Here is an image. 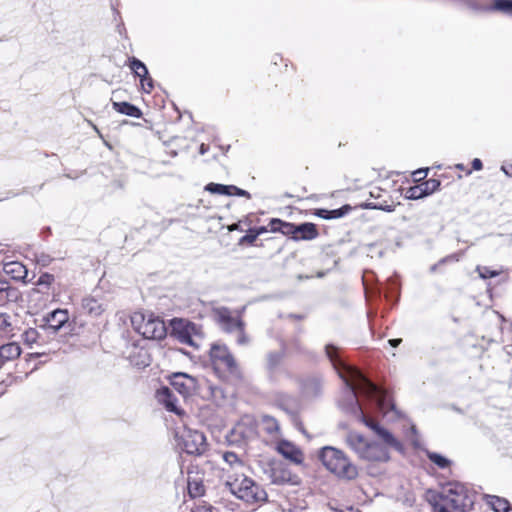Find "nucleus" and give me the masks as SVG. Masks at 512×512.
I'll return each instance as SVG.
<instances>
[{
  "mask_svg": "<svg viewBox=\"0 0 512 512\" xmlns=\"http://www.w3.org/2000/svg\"><path fill=\"white\" fill-rule=\"evenodd\" d=\"M37 337H38V332L35 329H33V328H30V329L26 330L22 334V339L27 344L35 343L36 340H37Z\"/></svg>",
  "mask_w": 512,
  "mask_h": 512,
  "instance_id": "e433bc0d",
  "label": "nucleus"
},
{
  "mask_svg": "<svg viewBox=\"0 0 512 512\" xmlns=\"http://www.w3.org/2000/svg\"><path fill=\"white\" fill-rule=\"evenodd\" d=\"M275 224L282 226V228H280V233H282L283 235L291 236V238L293 236H295V229H296L295 224L290 223V222H285V221L276 222Z\"/></svg>",
  "mask_w": 512,
  "mask_h": 512,
  "instance_id": "c9c22d12",
  "label": "nucleus"
},
{
  "mask_svg": "<svg viewBox=\"0 0 512 512\" xmlns=\"http://www.w3.org/2000/svg\"><path fill=\"white\" fill-rule=\"evenodd\" d=\"M440 265H441V264H439V262H438V263H436V264H434V265L430 268V269H431V271H432V272H434V271L437 269V267H438V266H440Z\"/></svg>",
  "mask_w": 512,
  "mask_h": 512,
  "instance_id": "6e6d98bb",
  "label": "nucleus"
},
{
  "mask_svg": "<svg viewBox=\"0 0 512 512\" xmlns=\"http://www.w3.org/2000/svg\"><path fill=\"white\" fill-rule=\"evenodd\" d=\"M176 437L178 445L187 454L201 455L206 450V437L198 430L184 428Z\"/></svg>",
  "mask_w": 512,
  "mask_h": 512,
  "instance_id": "0eeeda50",
  "label": "nucleus"
},
{
  "mask_svg": "<svg viewBox=\"0 0 512 512\" xmlns=\"http://www.w3.org/2000/svg\"><path fill=\"white\" fill-rule=\"evenodd\" d=\"M82 308L91 316H99L105 310V305L99 299L89 296L82 300Z\"/></svg>",
  "mask_w": 512,
  "mask_h": 512,
  "instance_id": "412c9836",
  "label": "nucleus"
},
{
  "mask_svg": "<svg viewBox=\"0 0 512 512\" xmlns=\"http://www.w3.org/2000/svg\"><path fill=\"white\" fill-rule=\"evenodd\" d=\"M486 502L495 512H512V506L504 498L488 495L486 496Z\"/></svg>",
  "mask_w": 512,
  "mask_h": 512,
  "instance_id": "5701e85b",
  "label": "nucleus"
},
{
  "mask_svg": "<svg viewBox=\"0 0 512 512\" xmlns=\"http://www.w3.org/2000/svg\"><path fill=\"white\" fill-rule=\"evenodd\" d=\"M284 357L283 352L272 351L266 356V368L268 371L273 372L281 363Z\"/></svg>",
  "mask_w": 512,
  "mask_h": 512,
  "instance_id": "cd10ccee",
  "label": "nucleus"
},
{
  "mask_svg": "<svg viewBox=\"0 0 512 512\" xmlns=\"http://www.w3.org/2000/svg\"><path fill=\"white\" fill-rule=\"evenodd\" d=\"M428 170H429L428 168H425V169H418V170H416V171L413 173V175H414L415 179H416L417 181H419V180H421V179H424V178L427 176V174H428Z\"/></svg>",
  "mask_w": 512,
  "mask_h": 512,
  "instance_id": "a18cd8bd",
  "label": "nucleus"
},
{
  "mask_svg": "<svg viewBox=\"0 0 512 512\" xmlns=\"http://www.w3.org/2000/svg\"><path fill=\"white\" fill-rule=\"evenodd\" d=\"M235 432H236V433H239L240 435H242V436L244 437V434H243L242 426H241V425H238V426L235 428Z\"/></svg>",
  "mask_w": 512,
  "mask_h": 512,
  "instance_id": "864d4df0",
  "label": "nucleus"
},
{
  "mask_svg": "<svg viewBox=\"0 0 512 512\" xmlns=\"http://www.w3.org/2000/svg\"><path fill=\"white\" fill-rule=\"evenodd\" d=\"M300 395L307 400L320 397L324 390V378L320 374H309L299 380Z\"/></svg>",
  "mask_w": 512,
  "mask_h": 512,
  "instance_id": "9b49d317",
  "label": "nucleus"
},
{
  "mask_svg": "<svg viewBox=\"0 0 512 512\" xmlns=\"http://www.w3.org/2000/svg\"><path fill=\"white\" fill-rule=\"evenodd\" d=\"M325 352L346 385L347 399L341 403L342 408L364 423L384 443L383 445L377 442H367L360 458L373 462H386L390 458L388 447L402 453L404 449L401 442L375 420L367 417L357 399V392H359L367 398L375 400L380 409H387L390 405L392 406L388 392L370 381L359 369L347 364L340 357L338 348L334 345H326Z\"/></svg>",
  "mask_w": 512,
  "mask_h": 512,
  "instance_id": "f257e3e1",
  "label": "nucleus"
},
{
  "mask_svg": "<svg viewBox=\"0 0 512 512\" xmlns=\"http://www.w3.org/2000/svg\"><path fill=\"white\" fill-rule=\"evenodd\" d=\"M21 354L20 346L15 342L0 347V368L8 361L17 359Z\"/></svg>",
  "mask_w": 512,
  "mask_h": 512,
  "instance_id": "a211bd4d",
  "label": "nucleus"
},
{
  "mask_svg": "<svg viewBox=\"0 0 512 512\" xmlns=\"http://www.w3.org/2000/svg\"><path fill=\"white\" fill-rule=\"evenodd\" d=\"M402 342L401 339H390L389 340V344L392 346V347H397L400 343Z\"/></svg>",
  "mask_w": 512,
  "mask_h": 512,
  "instance_id": "3c124183",
  "label": "nucleus"
},
{
  "mask_svg": "<svg viewBox=\"0 0 512 512\" xmlns=\"http://www.w3.org/2000/svg\"><path fill=\"white\" fill-rule=\"evenodd\" d=\"M411 430H412L413 432H416V428H415V426H412V427H411Z\"/></svg>",
  "mask_w": 512,
  "mask_h": 512,
  "instance_id": "052dcab7",
  "label": "nucleus"
},
{
  "mask_svg": "<svg viewBox=\"0 0 512 512\" xmlns=\"http://www.w3.org/2000/svg\"><path fill=\"white\" fill-rule=\"evenodd\" d=\"M347 442L351 449L354 450L359 457L361 456L367 444V441L364 439V437L355 432L349 433L347 436Z\"/></svg>",
  "mask_w": 512,
  "mask_h": 512,
  "instance_id": "b1692460",
  "label": "nucleus"
},
{
  "mask_svg": "<svg viewBox=\"0 0 512 512\" xmlns=\"http://www.w3.org/2000/svg\"><path fill=\"white\" fill-rule=\"evenodd\" d=\"M3 271L14 280H24L28 274L26 267L18 261L5 263Z\"/></svg>",
  "mask_w": 512,
  "mask_h": 512,
  "instance_id": "6ab92c4d",
  "label": "nucleus"
},
{
  "mask_svg": "<svg viewBox=\"0 0 512 512\" xmlns=\"http://www.w3.org/2000/svg\"><path fill=\"white\" fill-rule=\"evenodd\" d=\"M91 125L93 126V129H94L98 134H100V132H99L98 128H97L95 125H93V124H91Z\"/></svg>",
  "mask_w": 512,
  "mask_h": 512,
  "instance_id": "13d9d810",
  "label": "nucleus"
},
{
  "mask_svg": "<svg viewBox=\"0 0 512 512\" xmlns=\"http://www.w3.org/2000/svg\"><path fill=\"white\" fill-rule=\"evenodd\" d=\"M112 107L115 111L118 113L134 117V118H140L142 117L143 113L142 111L135 106L134 104H131L129 102H112Z\"/></svg>",
  "mask_w": 512,
  "mask_h": 512,
  "instance_id": "4be33fe9",
  "label": "nucleus"
},
{
  "mask_svg": "<svg viewBox=\"0 0 512 512\" xmlns=\"http://www.w3.org/2000/svg\"><path fill=\"white\" fill-rule=\"evenodd\" d=\"M53 282L54 276L52 274L43 273L36 281V285L48 288Z\"/></svg>",
  "mask_w": 512,
  "mask_h": 512,
  "instance_id": "58836bf2",
  "label": "nucleus"
},
{
  "mask_svg": "<svg viewBox=\"0 0 512 512\" xmlns=\"http://www.w3.org/2000/svg\"><path fill=\"white\" fill-rule=\"evenodd\" d=\"M138 357L139 358L137 361H133L134 365H136L138 367H146L149 365V357H148L146 351L140 350L138 352Z\"/></svg>",
  "mask_w": 512,
  "mask_h": 512,
  "instance_id": "a19ab883",
  "label": "nucleus"
},
{
  "mask_svg": "<svg viewBox=\"0 0 512 512\" xmlns=\"http://www.w3.org/2000/svg\"><path fill=\"white\" fill-rule=\"evenodd\" d=\"M214 317L225 332H237L236 342L239 345L249 343V338L244 331V322L240 318L234 317L228 308H217L214 311Z\"/></svg>",
  "mask_w": 512,
  "mask_h": 512,
  "instance_id": "423d86ee",
  "label": "nucleus"
},
{
  "mask_svg": "<svg viewBox=\"0 0 512 512\" xmlns=\"http://www.w3.org/2000/svg\"><path fill=\"white\" fill-rule=\"evenodd\" d=\"M208 147L205 144H201L200 146V154H205L207 152Z\"/></svg>",
  "mask_w": 512,
  "mask_h": 512,
  "instance_id": "603ef678",
  "label": "nucleus"
},
{
  "mask_svg": "<svg viewBox=\"0 0 512 512\" xmlns=\"http://www.w3.org/2000/svg\"><path fill=\"white\" fill-rule=\"evenodd\" d=\"M462 255H463V252L453 253L451 255H448V256L442 258L439 261V264H445V263H448V262H458Z\"/></svg>",
  "mask_w": 512,
  "mask_h": 512,
  "instance_id": "c03bdc74",
  "label": "nucleus"
},
{
  "mask_svg": "<svg viewBox=\"0 0 512 512\" xmlns=\"http://www.w3.org/2000/svg\"><path fill=\"white\" fill-rule=\"evenodd\" d=\"M318 236V230L316 225L310 222H305L299 225H296L295 236L292 237L293 240H313Z\"/></svg>",
  "mask_w": 512,
  "mask_h": 512,
  "instance_id": "f3484780",
  "label": "nucleus"
},
{
  "mask_svg": "<svg viewBox=\"0 0 512 512\" xmlns=\"http://www.w3.org/2000/svg\"><path fill=\"white\" fill-rule=\"evenodd\" d=\"M139 78H140L143 90L146 93H150L151 90L153 89L154 85H153V79L149 76V73L146 76H141Z\"/></svg>",
  "mask_w": 512,
  "mask_h": 512,
  "instance_id": "ea45409f",
  "label": "nucleus"
},
{
  "mask_svg": "<svg viewBox=\"0 0 512 512\" xmlns=\"http://www.w3.org/2000/svg\"><path fill=\"white\" fill-rule=\"evenodd\" d=\"M428 459L437 465L439 468L444 469L447 468L450 465V460L446 457L436 453V452H427Z\"/></svg>",
  "mask_w": 512,
  "mask_h": 512,
  "instance_id": "7c9ffc66",
  "label": "nucleus"
},
{
  "mask_svg": "<svg viewBox=\"0 0 512 512\" xmlns=\"http://www.w3.org/2000/svg\"><path fill=\"white\" fill-rule=\"evenodd\" d=\"M491 9L512 15V0H495Z\"/></svg>",
  "mask_w": 512,
  "mask_h": 512,
  "instance_id": "2f4dec72",
  "label": "nucleus"
},
{
  "mask_svg": "<svg viewBox=\"0 0 512 512\" xmlns=\"http://www.w3.org/2000/svg\"><path fill=\"white\" fill-rule=\"evenodd\" d=\"M269 479L275 485H297L299 478L293 474L288 467L283 463H275L272 465L269 472Z\"/></svg>",
  "mask_w": 512,
  "mask_h": 512,
  "instance_id": "f8f14e48",
  "label": "nucleus"
},
{
  "mask_svg": "<svg viewBox=\"0 0 512 512\" xmlns=\"http://www.w3.org/2000/svg\"><path fill=\"white\" fill-rule=\"evenodd\" d=\"M501 169L507 176L512 177V163L503 165Z\"/></svg>",
  "mask_w": 512,
  "mask_h": 512,
  "instance_id": "09e8293b",
  "label": "nucleus"
},
{
  "mask_svg": "<svg viewBox=\"0 0 512 512\" xmlns=\"http://www.w3.org/2000/svg\"><path fill=\"white\" fill-rule=\"evenodd\" d=\"M157 397L167 411L173 412L179 416L184 414V411L177 405L178 400L176 396L168 387H162L158 390Z\"/></svg>",
  "mask_w": 512,
  "mask_h": 512,
  "instance_id": "2eb2a0df",
  "label": "nucleus"
},
{
  "mask_svg": "<svg viewBox=\"0 0 512 512\" xmlns=\"http://www.w3.org/2000/svg\"><path fill=\"white\" fill-rule=\"evenodd\" d=\"M277 451L295 464H300L303 461L302 452L288 441H280L277 445Z\"/></svg>",
  "mask_w": 512,
  "mask_h": 512,
  "instance_id": "dca6fc26",
  "label": "nucleus"
},
{
  "mask_svg": "<svg viewBox=\"0 0 512 512\" xmlns=\"http://www.w3.org/2000/svg\"><path fill=\"white\" fill-rule=\"evenodd\" d=\"M352 207L349 204L343 205L338 209L328 210L324 208L316 209L315 215L325 220L339 219L351 212Z\"/></svg>",
  "mask_w": 512,
  "mask_h": 512,
  "instance_id": "aec40b11",
  "label": "nucleus"
},
{
  "mask_svg": "<svg viewBox=\"0 0 512 512\" xmlns=\"http://www.w3.org/2000/svg\"><path fill=\"white\" fill-rule=\"evenodd\" d=\"M68 319L69 317L66 310L56 309L48 313L44 318V328L49 332L56 333L64 326Z\"/></svg>",
  "mask_w": 512,
  "mask_h": 512,
  "instance_id": "4468645a",
  "label": "nucleus"
},
{
  "mask_svg": "<svg viewBox=\"0 0 512 512\" xmlns=\"http://www.w3.org/2000/svg\"><path fill=\"white\" fill-rule=\"evenodd\" d=\"M14 327L11 322V316L6 313H0V337H13Z\"/></svg>",
  "mask_w": 512,
  "mask_h": 512,
  "instance_id": "a878e982",
  "label": "nucleus"
},
{
  "mask_svg": "<svg viewBox=\"0 0 512 512\" xmlns=\"http://www.w3.org/2000/svg\"><path fill=\"white\" fill-rule=\"evenodd\" d=\"M205 191H208L211 194L230 196L231 186L211 182L205 186Z\"/></svg>",
  "mask_w": 512,
  "mask_h": 512,
  "instance_id": "c756f323",
  "label": "nucleus"
},
{
  "mask_svg": "<svg viewBox=\"0 0 512 512\" xmlns=\"http://www.w3.org/2000/svg\"><path fill=\"white\" fill-rule=\"evenodd\" d=\"M142 323L138 326L137 331L146 339L162 340L167 334V328L162 319L150 314L142 315Z\"/></svg>",
  "mask_w": 512,
  "mask_h": 512,
  "instance_id": "9d476101",
  "label": "nucleus"
},
{
  "mask_svg": "<svg viewBox=\"0 0 512 512\" xmlns=\"http://www.w3.org/2000/svg\"><path fill=\"white\" fill-rule=\"evenodd\" d=\"M476 271L482 279L496 277L500 274V271L492 270L487 266H477Z\"/></svg>",
  "mask_w": 512,
  "mask_h": 512,
  "instance_id": "f704fd0d",
  "label": "nucleus"
},
{
  "mask_svg": "<svg viewBox=\"0 0 512 512\" xmlns=\"http://www.w3.org/2000/svg\"><path fill=\"white\" fill-rule=\"evenodd\" d=\"M366 208L382 210L385 212H393L395 210L394 205L377 204V203H368V204H366Z\"/></svg>",
  "mask_w": 512,
  "mask_h": 512,
  "instance_id": "79ce46f5",
  "label": "nucleus"
},
{
  "mask_svg": "<svg viewBox=\"0 0 512 512\" xmlns=\"http://www.w3.org/2000/svg\"><path fill=\"white\" fill-rule=\"evenodd\" d=\"M465 507L466 494L462 487L457 486L445 489L433 504L434 512L463 511Z\"/></svg>",
  "mask_w": 512,
  "mask_h": 512,
  "instance_id": "39448f33",
  "label": "nucleus"
},
{
  "mask_svg": "<svg viewBox=\"0 0 512 512\" xmlns=\"http://www.w3.org/2000/svg\"><path fill=\"white\" fill-rule=\"evenodd\" d=\"M10 296V285L4 280L0 279V297L2 298V302H6Z\"/></svg>",
  "mask_w": 512,
  "mask_h": 512,
  "instance_id": "4c0bfd02",
  "label": "nucleus"
},
{
  "mask_svg": "<svg viewBox=\"0 0 512 512\" xmlns=\"http://www.w3.org/2000/svg\"><path fill=\"white\" fill-rule=\"evenodd\" d=\"M170 384L183 397L190 396L197 389L196 378L182 372L174 373L170 378Z\"/></svg>",
  "mask_w": 512,
  "mask_h": 512,
  "instance_id": "ddd939ff",
  "label": "nucleus"
},
{
  "mask_svg": "<svg viewBox=\"0 0 512 512\" xmlns=\"http://www.w3.org/2000/svg\"><path fill=\"white\" fill-rule=\"evenodd\" d=\"M440 181L437 179H429L425 181L423 185V191L425 192V195L428 196L435 191H437L440 187Z\"/></svg>",
  "mask_w": 512,
  "mask_h": 512,
  "instance_id": "72a5a7b5",
  "label": "nucleus"
},
{
  "mask_svg": "<svg viewBox=\"0 0 512 512\" xmlns=\"http://www.w3.org/2000/svg\"><path fill=\"white\" fill-rule=\"evenodd\" d=\"M210 357L215 369L228 372L231 375H239L236 360L225 345L212 344Z\"/></svg>",
  "mask_w": 512,
  "mask_h": 512,
  "instance_id": "6e6552de",
  "label": "nucleus"
},
{
  "mask_svg": "<svg viewBox=\"0 0 512 512\" xmlns=\"http://www.w3.org/2000/svg\"><path fill=\"white\" fill-rule=\"evenodd\" d=\"M171 336L180 343L196 349L200 348L203 341L201 328L195 323L181 318L171 320Z\"/></svg>",
  "mask_w": 512,
  "mask_h": 512,
  "instance_id": "20e7f679",
  "label": "nucleus"
},
{
  "mask_svg": "<svg viewBox=\"0 0 512 512\" xmlns=\"http://www.w3.org/2000/svg\"><path fill=\"white\" fill-rule=\"evenodd\" d=\"M425 192L423 191V185H416L410 187L406 192V198L417 200L425 197Z\"/></svg>",
  "mask_w": 512,
  "mask_h": 512,
  "instance_id": "473e14b6",
  "label": "nucleus"
},
{
  "mask_svg": "<svg viewBox=\"0 0 512 512\" xmlns=\"http://www.w3.org/2000/svg\"><path fill=\"white\" fill-rule=\"evenodd\" d=\"M0 300H2V298L0 297ZM0 303H3L2 301H0Z\"/></svg>",
  "mask_w": 512,
  "mask_h": 512,
  "instance_id": "680f3d73",
  "label": "nucleus"
},
{
  "mask_svg": "<svg viewBox=\"0 0 512 512\" xmlns=\"http://www.w3.org/2000/svg\"><path fill=\"white\" fill-rule=\"evenodd\" d=\"M342 512H360V511L358 509L353 508V507H349V508H347L346 510H344Z\"/></svg>",
  "mask_w": 512,
  "mask_h": 512,
  "instance_id": "5fc2aeb1",
  "label": "nucleus"
},
{
  "mask_svg": "<svg viewBox=\"0 0 512 512\" xmlns=\"http://www.w3.org/2000/svg\"><path fill=\"white\" fill-rule=\"evenodd\" d=\"M320 459L323 465L339 478L352 480L358 475L357 467L339 449L324 447Z\"/></svg>",
  "mask_w": 512,
  "mask_h": 512,
  "instance_id": "7ed1b4c3",
  "label": "nucleus"
},
{
  "mask_svg": "<svg viewBox=\"0 0 512 512\" xmlns=\"http://www.w3.org/2000/svg\"><path fill=\"white\" fill-rule=\"evenodd\" d=\"M276 222H282L281 219L274 218L270 221L269 227L272 232H280V228H282L281 225L275 224Z\"/></svg>",
  "mask_w": 512,
  "mask_h": 512,
  "instance_id": "49530a36",
  "label": "nucleus"
},
{
  "mask_svg": "<svg viewBox=\"0 0 512 512\" xmlns=\"http://www.w3.org/2000/svg\"><path fill=\"white\" fill-rule=\"evenodd\" d=\"M188 493L192 498H197L205 493V487L203 482L195 477H189L188 478Z\"/></svg>",
  "mask_w": 512,
  "mask_h": 512,
  "instance_id": "bb28decb",
  "label": "nucleus"
},
{
  "mask_svg": "<svg viewBox=\"0 0 512 512\" xmlns=\"http://www.w3.org/2000/svg\"><path fill=\"white\" fill-rule=\"evenodd\" d=\"M129 67L132 70V72L137 77L146 76L148 74V69L146 65L140 61L139 59L132 57L129 58Z\"/></svg>",
  "mask_w": 512,
  "mask_h": 512,
  "instance_id": "c85d7f7f",
  "label": "nucleus"
},
{
  "mask_svg": "<svg viewBox=\"0 0 512 512\" xmlns=\"http://www.w3.org/2000/svg\"><path fill=\"white\" fill-rule=\"evenodd\" d=\"M225 487L236 498L249 506L260 507L268 501V494L265 489L247 475L238 480L235 479L234 482H229Z\"/></svg>",
  "mask_w": 512,
  "mask_h": 512,
  "instance_id": "f03ea898",
  "label": "nucleus"
},
{
  "mask_svg": "<svg viewBox=\"0 0 512 512\" xmlns=\"http://www.w3.org/2000/svg\"><path fill=\"white\" fill-rule=\"evenodd\" d=\"M231 186V192H230V196L231 195H235V196H239V197H246L248 199L251 198V195L248 191L244 190V189H241L237 186H234V185H230Z\"/></svg>",
  "mask_w": 512,
  "mask_h": 512,
  "instance_id": "37998d69",
  "label": "nucleus"
},
{
  "mask_svg": "<svg viewBox=\"0 0 512 512\" xmlns=\"http://www.w3.org/2000/svg\"><path fill=\"white\" fill-rule=\"evenodd\" d=\"M221 472L222 478L225 481V486L229 482H234L235 479L243 477L246 470L244 461L234 452L227 451L222 454Z\"/></svg>",
  "mask_w": 512,
  "mask_h": 512,
  "instance_id": "1a4fd4ad",
  "label": "nucleus"
},
{
  "mask_svg": "<svg viewBox=\"0 0 512 512\" xmlns=\"http://www.w3.org/2000/svg\"><path fill=\"white\" fill-rule=\"evenodd\" d=\"M31 356H36V357H38V356H40V354H39V353H35V354H31Z\"/></svg>",
  "mask_w": 512,
  "mask_h": 512,
  "instance_id": "bf43d9fd",
  "label": "nucleus"
},
{
  "mask_svg": "<svg viewBox=\"0 0 512 512\" xmlns=\"http://www.w3.org/2000/svg\"><path fill=\"white\" fill-rule=\"evenodd\" d=\"M261 426L262 429L272 437L277 436L280 432V426L278 421L274 417L269 415L262 416Z\"/></svg>",
  "mask_w": 512,
  "mask_h": 512,
  "instance_id": "393cba45",
  "label": "nucleus"
},
{
  "mask_svg": "<svg viewBox=\"0 0 512 512\" xmlns=\"http://www.w3.org/2000/svg\"><path fill=\"white\" fill-rule=\"evenodd\" d=\"M280 405H281V407H282L285 411H287V412H289V413H290V411H289L288 407H286V406L284 405V403H281Z\"/></svg>",
  "mask_w": 512,
  "mask_h": 512,
  "instance_id": "4d7b16f0",
  "label": "nucleus"
},
{
  "mask_svg": "<svg viewBox=\"0 0 512 512\" xmlns=\"http://www.w3.org/2000/svg\"><path fill=\"white\" fill-rule=\"evenodd\" d=\"M257 238V234H247L243 237V240H246L250 243L254 242Z\"/></svg>",
  "mask_w": 512,
  "mask_h": 512,
  "instance_id": "8fccbe9b",
  "label": "nucleus"
},
{
  "mask_svg": "<svg viewBox=\"0 0 512 512\" xmlns=\"http://www.w3.org/2000/svg\"><path fill=\"white\" fill-rule=\"evenodd\" d=\"M482 167H483V164H482V161L480 159H478V158L473 159V161H472V168L474 170H477V171L481 170Z\"/></svg>",
  "mask_w": 512,
  "mask_h": 512,
  "instance_id": "de8ad7c7",
  "label": "nucleus"
}]
</instances>
